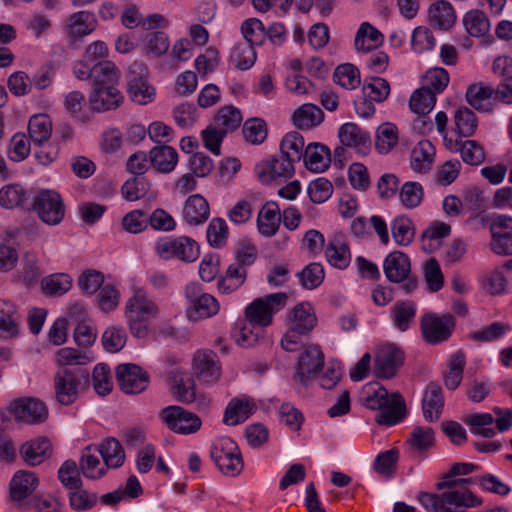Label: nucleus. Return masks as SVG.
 Returning a JSON list of instances; mask_svg holds the SVG:
<instances>
[{
    "instance_id": "nucleus-59",
    "label": "nucleus",
    "mask_w": 512,
    "mask_h": 512,
    "mask_svg": "<svg viewBox=\"0 0 512 512\" xmlns=\"http://www.w3.org/2000/svg\"><path fill=\"white\" fill-rule=\"evenodd\" d=\"M242 133L245 140L253 145L262 144L268 135L266 122L261 118H251L244 122Z\"/></svg>"
},
{
    "instance_id": "nucleus-1",
    "label": "nucleus",
    "mask_w": 512,
    "mask_h": 512,
    "mask_svg": "<svg viewBox=\"0 0 512 512\" xmlns=\"http://www.w3.org/2000/svg\"><path fill=\"white\" fill-rule=\"evenodd\" d=\"M441 494L420 493L419 502L428 512H465L482 505L483 500L467 487L445 488Z\"/></svg>"
},
{
    "instance_id": "nucleus-21",
    "label": "nucleus",
    "mask_w": 512,
    "mask_h": 512,
    "mask_svg": "<svg viewBox=\"0 0 512 512\" xmlns=\"http://www.w3.org/2000/svg\"><path fill=\"white\" fill-rule=\"evenodd\" d=\"M288 325L300 333H310L317 324L313 306L309 302H301L287 312Z\"/></svg>"
},
{
    "instance_id": "nucleus-13",
    "label": "nucleus",
    "mask_w": 512,
    "mask_h": 512,
    "mask_svg": "<svg viewBox=\"0 0 512 512\" xmlns=\"http://www.w3.org/2000/svg\"><path fill=\"white\" fill-rule=\"evenodd\" d=\"M255 173L260 182L265 184L278 180L286 181L294 175V162L280 153L257 163Z\"/></svg>"
},
{
    "instance_id": "nucleus-14",
    "label": "nucleus",
    "mask_w": 512,
    "mask_h": 512,
    "mask_svg": "<svg viewBox=\"0 0 512 512\" xmlns=\"http://www.w3.org/2000/svg\"><path fill=\"white\" fill-rule=\"evenodd\" d=\"M192 368L197 379L203 383H215L221 376L219 357L210 349H199L194 353Z\"/></svg>"
},
{
    "instance_id": "nucleus-32",
    "label": "nucleus",
    "mask_w": 512,
    "mask_h": 512,
    "mask_svg": "<svg viewBox=\"0 0 512 512\" xmlns=\"http://www.w3.org/2000/svg\"><path fill=\"white\" fill-rule=\"evenodd\" d=\"M247 279V269L231 263L224 275L217 280V288L221 294L229 295L244 285Z\"/></svg>"
},
{
    "instance_id": "nucleus-53",
    "label": "nucleus",
    "mask_w": 512,
    "mask_h": 512,
    "mask_svg": "<svg viewBox=\"0 0 512 512\" xmlns=\"http://www.w3.org/2000/svg\"><path fill=\"white\" fill-rule=\"evenodd\" d=\"M390 91L389 82L381 77L365 78L361 89L365 97H369L376 103L384 102L389 97Z\"/></svg>"
},
{
    "instance_id": "nucleus-16",
    "label": "nucleus",
    "mask_w": 512,
    "mask_h": 512,
    "mask_svg": "<svg viewBox=\"0 0 512 512\" xmlns=\"http://www.w3.org/2000/svg\"><path fill=\"white\" fill-rule=\"evenodd\" d=\"M116 380L125 394H139L147 388L149 376L140 366L125 363L116 367Z\"/></svg>"
},
{
    "instance_id": "nucleus-30",
    "label": "nucleus",
    "mask_w": 512,
    "mask_h": 512,
    "mask_svg": "<svg viewBox=\"0 0 512 512\" xmlns=\"http://www.w3.org/2000/svg\"><path fill=\"white\" fill-rule=\"evenodd\" d=\"M20 314L17 306L0 299V338L8 339L19 333Z\"/></svg>"
},
{
    "instance_id": "nucleus-22",
    "label": "nucleus",
    "mask_w": 512,
    "mask_h": 512,
    "mask_svg": "<svg viewBox=\"0 0 512 512\" xmlns=\"http://www.w3.org/2000/svg\"><path fill=\"white\" fill-rule=\"evenodd\" d=\"M407 414L403 396L396 392L388 398V403L375 416V421L381 426H393L400 423Z\"/></svg>"
},
{
    "instance_id": "nucleus-49",
    "label": "nucleus",
    "mask_w": 512,
    "mask_h": 512,
    "mask_svg": "<svg viewBox=\"0 0 512 512\" xmlns=\"http://www.w3.org/2000/svg\"><path fill=\"white\" fill-rule=\"evenodd\" d=\"M304 150L303 136L297 131L287 133L281 140L280 153L294 163L303 158Z\"/></svg>"
},
{
    "instance_id": "nucleus-34",
    "label": "nucleus",
    "mask_w": 512,
    "mask_h": 512,
    "mask_svg": "<svg viewBox=\"0 0 512 512\" xmlns=\"http://www.w3.org/2000/svg\"><path fill=\"white\" fill-rule=\"evenodd\" d=\"M120 79V71L117 66L109 60L99 61L93 65L92 89L115 86Z\"/></svg>"
},
{
    "instance_id": "nucleus-40",
    "label": "nucleus",
    "mask_w": 512,
    "mask_h": 512,
    "mask_svg": "<svg viewBox=\"0 0 512 512\" xmlns=\"http://www.w3.org/2000/svg\"><path fill=\"white\" fill-rule=\"evenodd\" d=\"M382 33L368 22H363L355 36L354 45L358 51L369 52L382 44Z\"/></svg>"
},
{
    "instance_id": "nucleus-25",
    "label": "nucleus",
    "mask_w": 512,
    "mask_h": 512,
    "mask_svg": "<svg viewBox=\"0 0 512 512\" xmlns=\"http://www.w3.org/2000/svg\"><path fill=\"white\" fill-rule=\"evenodd\" d=\"M281 224V212L275 201L266 202L257 215V228L264 237L274 236Z\"/></svg>"
},
{
    "instance_id": "nucleus-64",
    "label": "nucleus",
    "mask_w": 512,
    "mask_h": 512,
    "mask_svg": "<svg viewBox=\"0 0 512 512\" xmlns=\"http://www.w3.org/2000/svg\"><path fill=\"white\" fill-rule=\"evenodd\" d=\"M231 61L239 70L250 69L256 61V51L250 43H238L234 46Z\"/></svg>"
},
{
    "instance_id": "nucleus-58",
    "label": "nucleus",
    "mask_w": 512,
    "mask_h": 512,
    "mask_svg": "<svg viewBox=\"0 0 512 512\" xmlns=\"http://www.w3.org/2000/svg\"><path fill=\"white\" fill-rule=\"evenodd\" d=\"M436 96L428 88L416 89L409 100L411 111L418 115H427L434 108Z\"/></svg>"
},
{
    "instance_id": "nucleus-50",
    "label": "nucleus",
    "mask_w": 512,
    "mask_h": 512,
    "mask_svg": "<svg viewBox=\"0 0 512 512\" xmlns=\"http://www.w3.org/2000/svg\"><path fill=\"white\" fill-rule=\"evenodd\" d=\"M72 287V278L67 273L51 274L41 281V288L47 296H62Z\"/></svg>"
},
{
    "instance_id": "nucleus-19",
    "label": "nucleus",
    "mask_w": 512,
    "mask_h": 512,
    "mask_svg": "<svg viewBox=\"0 0 512 512\" xmlns=\"http://www.w3.org/2000/svg\"><path fill=\"white\" fill-rule=\"evenodd\" d=\"M324 365V354L318 345H309L301 353L298 364L297 372L294 376L301 383H305L309 376L317 373Z\"/></svg>"
},
{
    "instance_id": "nucleus-51",
    "label": "nucleus",
    "mask_w": 512,
    "mask_h": 512,
    "mask_svg": "<svg viewBox=\"0 0 512 512\" xmlns=\"http://www.w3.org/2000/svg\"><path fill=\"white\" fill-rule=\"evenodd\" d=\"M324 113L313 104H305L293 114V122L300 129H309L323 121Z\"/></svg>"
},
{
    "instance_id": "nucleus-24",
    "label": "nucleus",
    "mask_w": 512,
    "mask_h": 512,
    "mask_svg": "<svg viewBox=\"0 0 512 512\" xmlns=\"http://www.w3.org/2000/svg\"><path fill=\"white\" fill-rule=\"evenodd\" d=\"M444 408L442 388L435 382H430L423 393L422 411L427 422H436L440 419Z\"/></svg>"
},
{
    "instance_id": "nucleus-27",
    "label": "nucleus",
    "mask_w": 512,
    "mask_h": 512,
    "mask_svg": "<svg viewBox=\"0 0 512 512\" xmlns=\"http://www.w3.org/2000/svg\"><path fill=\"white\" fill-rule=\"evenodd\" d=\"M210 216L208 201L200 194L190 195L183 207V218L190 226L205 223Z\"/></svg>"
},
{
    "instance_id": "nucleus-54",
    "label": "nucleus",
    "mask_w": 512,
    "mask_h": 512,
    "mask_svg": "<svg viewBox=\"0 0 512 512\" xmlns=\"http://www.w3.org/2000/svg\"><path fill=\"white\" fill-rule=\"evenodd\" d=\"M464 421L469 426L471 433L474 435L484 438H492L496 434L495 429L489 427L494 423V417L490 413L471 414L468 415Z\"/></svg>"
},
{
    "instance_id": "nucleus-28",
    "label": "nucleus",
    "mask_w": 512,
    "mask_h": 512,
    "mask_svg": "<svg viewBox=\"0 0 512 512\" xmlns=\"http://www.w3.org/2000/svg\"><path fill=\"white\" fill-rule=\"evenodd\" d=\"M302 159L308 170L316 173L323 172L331 162L330 149L321 143H309L305 147Z\"/></svg>"
},
{
    "instance_id": "nucleus-44",
    "label": "nucleus",
    "mask_w": 512,
    "mask_h": 512,
    "mask_svg": "<svg viewBox=\"0 0 512 512\" xmlns=\"http://www.w3.org/2000/svg\"><path fill=\"white\" fill-rule=\"evenodd\" d=\"M466 365L464 352L457 351L450 356L448 370L444 373L443 379L447 389L455 390L461 384L463 372Z\"/></svg>"
},
{
    "instance_id": "nucleus-63",
    "label": "nucleus",
    "mask_w": 512,
    "mask_h": 512,
    "mask_svg": "<svg viewBox=\"0 0 512 512\" xmlns=\"http://www.w3.org/2000/svg\"><path fill=\"white\" fill-rule=\"evenodd\" d=\"M258 251L256 246L248 238L237 241L234 247V264L248 268L257 259Z\"/></svg>"
},
{
    "instance_id": "nucleus-9",
    "label": "nucleus",
    "mask_w": 512,
    "mask_h": 512,
    "mask_svg": "<svg viewBox=\"0 0 512 512\" xmlns=\"http://www.w3.org/2000/svg\"><path fill=\"white\" fill-rule=\"evenodd\" d=\"M210 456L221 473L236 476L243 470V458L239 447L229 437L217 439L211 447Z\"/></svg>"
},
{
    "instance_id": "nucleus-38",
    "label": "nucleus",
    "mask_w": 512,
    "mask_h": 512,
    "mask_svg": "<svg viewBox=\"0 0 512 512\" xmlns=\"http://www.w3.org/2000/svg\"><path fill=\"white\" fill-rule=\"evenodd\" d=\"M98 455L97 446L89 445L83 452L79 461V467L82 474L89 479H99L103 477L107 469L104 466H100V460Z\"/></svg>"
},
{
    "instance_id": "nucleus-61",
    "label": "nucleus",
    "mask_w": 512,
    "mask_h": 512,
    "mask_svg": "<svg viewBox=\"0 0 512 512\" xmlns=\"http://www.w3.org/2000/svg\"><path fill=\"white\" fill-rule=\"evenodd\" d=\"M399 460V450L392 448L379 453L373 463V469L379 475L391 477L397 468Z\"/></svg>"
},
{
    "instance_id": "nucleus-12",
    "label": "nucleus",
    "mask_w": 512,
    "mask_h": 512,
    "mask_svg": "<svg viewBox=\"0 0 512 512\" xmlns=\"http://www.w3.org/2000/svg\"><path fill=\"white\" fill-rule=\"evenodd\" d=\"M160 416L166 426L178 434L196 433L202 425L198 415L180 406H168L161 411Z\"/></svg>"
},
{
    "instance_id": "nucleus-7",
    "label": "nucleus",
    "mask_w": 512,
    "mask_h": 512,
    "mask_svg": "<svg viewBox=\"0 0 512 512\" xmlns=\"http://www.w3.org/2000/svg\"><path fill=\"white\" fill-rule=\"evenodd\" d=\"M456 329V319L451 313L426 312L420 318L422 339L429 345L447 342Z\"/></svg>"
},
{
    "instance_id": "nucleus-2",
    "label": "nucleus",
    "mask_w": 512,
    "mask_h": 512,
    "mask_svg": "<svg viewBox=\"0 0 512 512\" xmlns=\"http://www.w3.org/2000/svg\"><path fill=\"white\" fill-rule=\"evenodd\" d=\"M90 373L83 367H59L53 376L54 398L57 403L69 406L89 388Z\"/></svg>"
},
{
    "instance_id": "nucleus-41",
    "label": "nucleus",
    "mask_w": 512,
    "mask_h": 512,
    "mask_svg": "<svg viewBox=\"0 0 512 512\" xmlns=\"http://www.w3.org/2000/svg\"><path fill=\"white\" fill-rule=\"evenodd\" d=\"M394 242L399 246H409L415 238L413 221L405 215L395 217L390 224Z\"/></svg>"
},
{
    "instance_id": "nucleus-57",
    "label": "nucleus",
    "mask_w": 512,
    "mask_h": 512,
    "mask_svg": "<svg viewBox=\"0 0 512 512\" xmlns=\"http://www.w3.org/2000/svg\"><path fill=\"white\" fill-rule=\"evenodd\" d=\"M297 277L304 289L313 290L319 287L324 281V268L322 264L312 262L299 271Z\"/></svg>"
},
{
    "instance_id": "nucleus-33",
    "label": "nucleus",
    "mask_w": 512,
    "mask_h": 512,
    "mask_svg": "<svg viewBox=\"0 0 512 512\" xmlns=\"http://www.w3.org/2000/svg\"><path fill=\"white\" fill-rule=\"evenodd\" d=\"M430 23L440 30H448L456 20L453 6L446 0H439L431 4L428 9Z\"/></svg>"
},
{
    "instance_id": "nucleus-52",
    "label": "nucleus",
    "mask_w": 512,
    "mask_h": 512,
    "mask_svg": "<svg viewBox=\"0 0 512 512\" xmlns=\"http://www.w3.org/2000/svg\"><path fill=\"white\" fill-rule=\"evenodd\" d=\"M455 132L460 137H470L475 134L478 119L475 113L467 107H460L454 113Z\"/></svg>"
},
{
    "instance_id": "nucleus-39",
    "label": "nucleus",
    "mask_w": 512,
    "mask_h": 512,
    "mask_svg": "<svg viewBox=\"0 0 512 512\" xmlns=\"http://www.w3.org/2000/svg\"><path fill=\"white\" fill-rule=\"evenodd\" d=\"M98 453L104 461L106 469L119 468L125 461V452L121 443L115 438L105 439L98 447Z\"/></svg>"
},
{
    "instance_id": "nucleus-46",
    "label": "nucleus",
    "mask_w": 512,
    "mask_h": 512,
    "mask_svg": "<svg viewBox=\"0 0 512 512\" xmlns=\"http://www.w3.org/2000/svg\"><path fill=\"white\" fill-rule=\"evenodd\" d=\"M405 443L413 452H426L435 444L434 430L431 427L416 426Z\"/></svg>"
},
{
    "instance_id": "nucleus-45",
    "label": "nucleus",
    "mask_w": 512,
    "mask_h": 512,
    "mask_svg": "<svg viewBox=\"0 0 512 512\" xmlns=\"http://www.w3.org/2000/svg\"><path fill=\"white\" fill-rule=\"evenodd\" d=\"M325 257L331 266L344 270L351 262L350 247L341 241H331L325 248Z\"/></svg>"
},
{
    "instance_id": "nucleus-31",
    "label": "nucleus",
    "mask_w": 512,
    "mask_h": 512,
    "mask_svg": "<svg viewBox=\"0 0 512 512\" xmlns=\"http://www.w3.org/2000/svg\"><path fill=\"white\" fill-rule=\"evenodd\" d=\"M417 305L412 300L397 301L390 309L394 326L401 332L407 331L415 322Z\"/></svg>"
},
{
    "instance_id": "nucleus-55",
    "label": "nucleus",
    "mask_w": 512,
    "mask_h": 512,
    "mask_svg": "<svg viewBox=\"0 0 512 512\" xmlns=\"http://www.w3.org/2000/svg\"><path fill=\"white\" fill-rule=\"evenodd\" d=\"M389 393L379 383H370L363 390V404L370 410L381 409L388 403Z\"/></svg>"
},
{
    "instance_id": "nucleus-3",
    "label": "nucleus",
    "mask_w": 512,
    "mask_h": 512,
    "mask_svg": "<svg viewBox=\"0 0 512 512\" xmlns=\"http://www.w3.org/2000/svg\"><path fill=\"white\" fill-rule=\"evenodd\" d=\"M158 314V306L148 298L142 288L134 294L125 304V318L131 334L143 338L148 334L150 319Z\"/></svg>"
},
{
    "instance_id": "nucleus-29",
    "label": "nucleus",
    "mask_w": 512,
    "mask_h": 512,
    "mask_svg": "<svg viewBox=\"0 0 512 512\" xmlns=\"http://www.w3.org/2000/svg\"><path fill=\"white\" fill-rule=\"evenodd\" d=\"M97 27L94 13L90 11H78L71 14L67 20L66 30L71 38H83L92 33Z\"/></svg>"
},
{
    "instance_id": "nucleus-4",
    "label": "nucleus",
    "mask_w": 512,
    "mask_h": 512,
    "mask_svg": "<svg viewBox=\"0 0 512 512\" xmlns=\"http://www.w3.org/2000/svg\"><path fill=\"white\" fill-rule=\"evenodd\" d=\"M288 298L287 293L277 292L254 299L245 308L244 315L246 321L253 328L270 326L273 322L274 314L286 306Z\"/></svg>"
},
{
    "instance_id": "nucleus-10",
    "label": "nucleus",
    "mask_w": 512,
    "mask_h": 512,
    "mask_svg": "<svg viewBox=\"0 0 512 512\" xmlns=\"http://www.w3.org/2000/svg\"><path fill=\"white\" fill-rule=\"evenodd\" d=\"M30 209H33L39 218L48 225L59 224L65 215L62 197L53 190H42L35 194Z\"/></svg>"
},
{
    "instance_id": "nucleus-17",
    "label": "nucleus",
    "mask_w": 512,
    "mask_h": 512,
    "mask_svg": "<svg viewBox=\"0 0 512 512\" xmlns=\"http://www.w3.org/2000/svg\"><path fill=\"white\" fill-rule=\"evenodd\" d=\"M39 480L34 472L20 470L12 477L9 484V493L11 499L18 503L20 508L26 506L24 502L29 498L38 486ZM29 503V501L27 502Z\"/></svg>"
},
{
    "instance_id": "nucleus-47",
    "label": "nucleus",
    "mask_w": 512,
    "mask_h": 512,
    "mask_svg": "<svg viewBox=\"0 0 512 512\" xmlns=\"http://www.w3.org/2000/svg\"><path fill=\"white\" fill-rule=\"evenodd\" d=\"M170 390L173 397L179 402L189 404L195 400L194 380L188 375L175 374Z\"/></svg>"
},
{
    "instance_id": "nucleus-15",
    "label": "nucleus",
    "mask_w": 512,
    "mask_h": 512,
    "mask_svg": "<svg viewBox=\"0 0 512 512\" xmlns=\"http://www.w3.org/2000/svg\"><path fill=\"white\" fill-rule=\"evenodd\" d=\"M403 363V351L395 345H386L381 347L375 355L373 372L377 378L391 379Z\"/></svg>"
},
{
    "instance_id": "nucleus-18",
    "label": "nucleus",
    "mask_w": 512,
    "mask_h": 512,
    "mask_svg": "<svg viewBox=\"0 0 512 512\" xmlns=\"http://www.w3.org/2000/svg\"><path fill=\"white\" fill-rule=\"evenodd\" d=\"M341 144L353 148L358 154L366 155L371 149V137L355 123H345L338 131Z\"/></svg>"
},
{
    "instance_id": "nucleus-8",
    "label": "nucleus",
    "mask_w": 512,
    "mask_h": 512,
    "mask_svg": "<svg viewBox=\"0 0 512 512\" xmlns=\"http://www.w3.org/2000/svg\"><path fill=\"white\" fill-rule=\"evenodd\" d=\"M383 271L387 280L400 283L406 294L412 293L418 286L417 276L411 274L410 258L402 251H392L385 257Z\"/></svg>"
},
{
    "instance_id": "nucleus-26",
    "label": "nucleus",
    "mask_w": 512,
    "mask_h": 512,
    "mask_svg": "<svg viewBox=\"0 0 512 512\" xmlns=\"http://www.w3.org/2000/svg\"><path fill=\"white\" fill-rule=\"evenodd\" d=\"M31 191L20 184H8L0 189V206L5 209L21 208L29 210L31 206Z\"/></svg>"
},
{
    "instance_id": "nucleus-20",
    "label": "nucleus",
    "mask_w": 512,
    "mask_h": 512,
    "mask_svg": "<svg viewBox=\"0 0 512 512\" xmlns=\"http://www.w3.org/2000/svg\"><path fill=\"white\" fill-rule=\"evenodd\" d=\"M122 93L115 86L94 88L89 94V104L95 112H106L118 108L123 102Z\"/></svg>"
},
{
    "instance_id": "nucleus-36",
    "label": "nucleus",
    "mask_w": 512,
    "mask_h": 512,
    "mask_svg": "<svg viewBox=\"0 0 512 512\" xmlns=\"http://www.w3.org/2000/svg\"><path fill=\"white\" fill-rule=\"evenodd\" d=\"M435 147L429 140H421L411 151V168L418 173H425L432 167Z\"/></svg>"
},
{
    "instance_id": "nucleus-23",
    "label": "nucleus",
    "mask_w": 512,
    "mask_h": 512,
    "mask_svg": "<svg viewBox=\"0 0 512 512\" xmlns=\"http://www.w3.org/2000/svg\"><path fill=\"white\" fill-rule=\"evenodd\" d=\"M468 104L479 112H490L496 98V89L483 83L471 84L466 90Z\"/></svg>"
},
{
    "instance_id": "nucleus-43",
    "label": "nucleus",
    "mask_w": 512,
    "mask_h": 512,
    "mask_svg": "<svg viewBox=\"0 0 512 512\" xmlns=\"http://www.w3.org/2000/svg\"><path fill=\"white\" fill-rule=\"evenodd\" d=\"M28 134L34 145L47 142L52 134V122L46 114L34 115L28 123Z\"/></svg>"
},
{
    "instance_id": "nucleus-11",
    "label": "nucleus",
    "mask_w": 512,
    "mask_h": 512,
    "mask_svg": "<svg viewBox=\"0 0 512 512\" xmlns=\"http://www.w3.org/2000/svg\"><path fill=\"white\" fill-rule=\"evenodd\" d=\"M8 411L19 422L27 424H40L48 418L46 404L35 397H23L13 400Z\"/></svg>"
},
{
    "instance_id": "nucleus-5",
    "label": "nucleus",
    "mask_w": 512,
    "mask_h": 512,
    "mask_svg": "<svg viewBox=\"0 0 512 512\" xmlns=\"http://www.w3.org/2000/svg\"><path fill=\"white\" fill-rule=\"evenodd\" d=\"M155 254L162 260H178L184 263L196 261L200 255L198 243L188 236H164L154 244Z\"/></svg>"
},
{
    "instance_id": "nucleus-60",
    "label": "nucleus",
    "mask_w": 512,
    "mask_h": 512,
    "mask_svg": "<svg viewBox=\"0 0 512 512\" xmlns=\"http://www.w3.org/2000/svg\"><path fill=\"white\" fill-rule=\"evenodd\" d=\"M229 236V228L223 218H213L206 230L207 241L214 248H222L226 245Z\"/></svg>"
},
{
    "instance_id": "nucleus-62",
    "label": "nucleus",
    "mask_w": 512,
    "mask_h": 512,
    "mask_svg": "<svg viewBox=\"0 0 512 512\" xmlns=\"http://www.w3.org/2000/svg\"><path fill=\"white\" fill-rule=\"evenodd\" d=\"M455 146L466 164L480 165L485 159L484 148L475 140L456 141Z\"/></svg>"
},
{
    "instance_id": "nucleus-6",
    "label": "nucleus",
    "mask_w": 512,
    "mask_h": 512,
    "mask_svg": "<svg viewBox=\"0 0 512 512\" xmlns=\"http://www.w3.org/2000/svg\"><path fill=\"white\" fill-rule=\"evenodd\" d=\"M186 300V316L189 320L199 321L208 319L220 310L219 301L211 294L205 292L200 283L190 282L184 287Z\"/></svg>"
},
{
    "instance_id": "nucleus-35",
    "label": "nucleus",
    "mask_w": 512,
    "mask_h": 512,
    "mask_svg": "<svg viewBox=\"0 0 512 512\" xmlns=\"http://www.w3.org/2000/svg\"><path fill=\"white\" fill-rule=\"evenodd\" d=\"M50 449V441L45 437H39L24 443L21 446L20 454L27 464L35 466L50 456Z\"/></svg>"
},
{
    "instance_id": "nucleus-37",
    "label": "nucleus",
    "mask_w": 512,
    "mask_h": 512,
    "mask_svg": "<svg viewBox=\"0 0 512 512\" xmlns=\"http://www.w3.org/2000/svg\"><path fill=\"white\" fill-rule=\"evenodd\" d=\"M149 160L159 172L170 173L178 163V153L171 146L159 145L150 150Z\"/></svg>"
},
{
    "instance_id": "nucleus-48",
    "label": "nucleus",
    "mask_w": 512,
    "mask_h": 512,
    "mask_svg": "<svg viewBox=\"0 0 512 512\" xmlns=\"http://www.w3.org/2000/svg\"><path fill=\"white\" fill-rule=\"evenodd\" d=\"M399 134L395 124L386 122L376 130L375 149L380 154L389 153L398 143Z\"/></svg>"
},
{
    "instance_id": "nucleus-42",
    "label": "nucleus",
    "mask_w": 512,
    "mask_h": 512,
    "mask_svg": "<svg viewBox=\"0 0 512 512\" xmlns=\"http://www.w3.org/2000/svg\"><path fill=\"white\" fill-rule=\"evenodd\" d=\"M254 408V404L248 400L232 399L225 409L223 422L227 425H238L249 418Z\"/></svg>"
},
{
    "instance_id": "nucleus-56",
    "label": "nucleus",
    "mask_w": 512,
    "mask_h": 512,
    "mask_svg": "<svg viewBox=\"0 0 512 512\" xmlns=\"http://www.w3.org/2000/svg\"><path fill=\"white\" fill-rule=\"evenodd\" d=\"M334 82L341 87L353 90L360 86V72L359 69L350 63L339 65L333 74Z\"/></svg>"
}]
</instances>
